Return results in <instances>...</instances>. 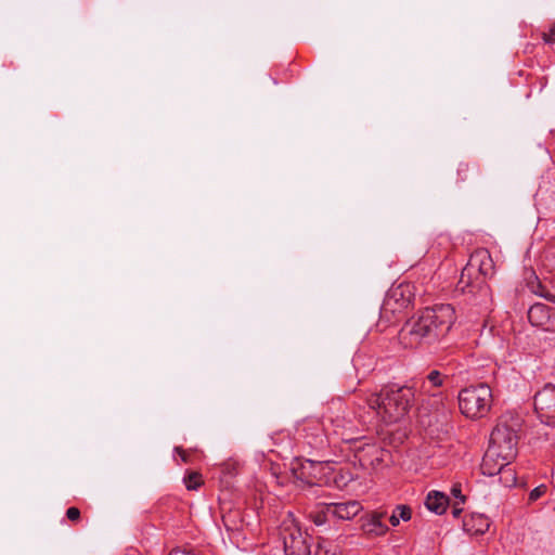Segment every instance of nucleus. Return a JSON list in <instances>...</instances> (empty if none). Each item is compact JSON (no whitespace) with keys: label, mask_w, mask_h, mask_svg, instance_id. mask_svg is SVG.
I'll use <instances>...</instances> for the list:
<instances>
[{"label":"nucleus","mask_w":555,"mask_h":555,"mask_svg":"<svg viewBox=\"0 0 555 555\" xmlns=\"http://www.w3.org/2000/svg\"><path fill=\"white\" fill-rule=\"evenodd\" d=\"M330 516H331V513L327 512V508L325 505L324 509L311 514V519L315 526H323L327 521V518Z\"/></svg>","instance_id":"412c9836"},{"label":"nucleus","mask_w":555,"mask_h":555,"mask_svg":"<svg viewBox=\"0 0 555 555\" xmlns=\"http://www.w3.org/2000/svg\"><path fill=\"white\" fill-rule=\"evenodd\" d=\"M522 418L513 412L502 414L490 435L488 450L482 459L481 472L487 476L502 474L501 479L506 487L516 485V477L506 467L517 455L518 433Z\"/></svg>","instance_id":"f257e3e1"},{"label":"nucleus","mask_w":555,"mask_h":555,"mask_svg":"<svg viewBox=\"0 0 555 555\" xmlns=\"http://www.w3.org/2000/svg\"><path fill=\"white\" fill-rule=\"evenodd\" d=\"M459 406L463 415L468 418L486 416L492 406V389L486 383L465 387L459 392Z\"/></svg>","instance_id":"39448f33"},{"label":"nucleus","mask_w":555,"mask_h":555,"mask_svg":"<svg viewBox=\"0 0 555 555\" xmlns=\"http://www.w3.org/2000/svg\"><path fill=\"white\" fill-rule=\"evenodd\" d=\"M450 505L449 496L437 490H431L427 493L425 506L437 515L443 514Z\"/></svg>","instance_id":"dca6fc26"},{"label":"nucleus","mask_w":555,"mask_h":555,"mask_svg":"<svg viewBox=\"0 0 555 555\" xmlns=\"http://www.w3.org/2000/svg\"><path fill=\"white\" fill-rule=\"evenodd\" d=\"M555 24L551 26L548 33L543 34V40L546 43H555Z\"/></svg>","instance_id":"a878e982"},{"label":"nucleus","mask_w":555,"mask_h":555,"mask_svg":"<svg viewBox=\"0 0 555 555\" xmlns=\"http://www.w3.org/2000/svg\"><path fill=\"white\" fill-rule=\"evenodd\" d=\"M414 286L410 283H400L392 286L384 300V309L391 312H401L408 308L414 299Z\"/></svg>","instance_id":"6e6552de"},{"label":"nucleus","mask_w":555,"mask_h":555,"mask_svg":"<svg viewBox=\"0 0 555 555\" xmlns=\"http://www.w3.org/2000/svg\"><path fill=\"white\" fill-rule=\"evenodd\" d=\"M66 517L70 521H78L80 519V511L77 507H69L66 511Z\"/></svg>","instance_id":"393cba45"},{"label":"nucleus","mask_w":555,"mask_h":555,"mask_svg":"<svg viewBox=\"0 0 555 555\" xmlns=\"http://www.w3.org/2000/svg\"><path fill=\"white\" fill-rule=\"evenodd\" d=\"M385 513L383 512H373L362 518V530L369 534L374 537L385 535L388 531V527L383 522V518Z\"/></svg>","instance_id":"ddd939ff"},{"label":"nucleus","mask_w":555,"mask_h":555,"mask_svg":"<svg viewBox=\"0 0 555 555\" xmlns=\"http://www.w3.org/2000/svg\"><path fill=\"white\" fill-rule=\"evenodd\" d=\"M494 264L490 253L487 249L474 251L467 264L461 273L459 285L463 292L475 296V305L482 310H489L492 305L490 287L485 283V278L493 273Z\"/></svg>","instance_id":"20e7f679"},{"label":"nucleus","mask_w":555,"mask_h":555,"mask_svg":"<svg viewBox=\"0 0 555 555\" xmlns=\"http://www.w3.org/2000/svg\"><path fill=\"white\" fill-rule=\"evenodd\" d=\"M455 319V310L449 304L427 307L405 322L399 339L409 348L435 345L447 336Z\"/></svg>","instance_id":"f03ea898"},{"label":"nucleus","mask_w":555,"mask_h":555,"mask_svg":"<svg viewBox=\"0 0 555 555\" xmlns=\"http://www.w3.org/2000/svg\"><path fill=\"white\" fill-rule=\"evenodd\" d=\"M470 170L472 168L468 164L461 163L457 167L459 180L462 182L468 180ZM473 171H476V167H473Z\"/></svg>","instance_id":"4be33fe9"},{"label":"nucleus","mask_w":555,"mask_h":555,"mask_svg":"<svg viewBox=\"0 0 555 555\" xmlns=\"http://www.w3.org/2000/svg\"><path fill=\"white\" fill-rule=\"evenodd\" d=\"M546 492V486L540 485L532 489L529 493V501L534 502L540 499Z\"/></svg>","instance_id":"5701e85b"},{"label":"nucleus","mask_w":555,"mask_h":555,"mask_svg":"<svg viewBox=\"0 0 555 555\" xmlns=\"http://www.w3.org/2000/svg\"><path fill=\"white\" fill-rule=\"evenodd\" d=\"M415 399V390L409 385H390L379 392H371L365 396L359 408H367L373 417L388 425L403 418L412 408Z\"/></svg>","instance_id":"7ed1b4c3"},{"label":"nucleus","mask_w":555,"mask_h":555,"mask_svg":"<svg viewBox=\"0 0 555 555\" xmlns=\"http://www.w3.org/2000/svg\"><path fill=\"white\" fill-rule=\"evenodd\" d=\"M314 555H343L337 546L328 545L325 541H320L314 551Z\"/></svg>","instance_id":"6ab92c4d"},{"label":"nucleus","mask_w":555,"mask_h":555,"mask_svg":"<svg viewBox=\"0 0 555 555\" xmlns=\"http://www.w3.org/2000/svg\"><path fill=\"white\" fill-rule=\"evenodd\" d=\"M451 494L454 498V501H460V503L466 502V496L462 493V488L460 483H455L452 486Z\"/></svg>","instance_id":"b1692460"},{"label":"nucleus","mask_w":555,"mask_h":555,"mask_svg":"<svg viewBox=\"0 0 555 555\" xmlns=\"http://www.w3.org/2000/svg\"><path fill=\"white\" fill-rule=\"evenodd\" d=\"M330 426L332 433L338 436L343 441L351 442L359 439V437L356 436L357 427L351 420L337 416L336 418L330 420Z\"/></svg>","instance_id":"f8f14e48"},{"label":"nucleus","mask_w":555,"mask_h":555,"mask_svg":"<svg viewBox=\"0 0 555 555\" xmlns=\"http://www.w3.org/2000/svg\"><path fill=\"white\" fill-rule=\"evenodd\" d=\"M280 535L283 541L285 555L311 554V537L306 531H302L291 516L283 520Z\"/></svg>","instance_id":"423d86ee"},{"label":"nucleus","mask_w":555,"mask_h":555,"mask_svg":"<svg viewBox=\"0 0 555 555\" xmlns=\"http://www.w3.org/2000/svg\"><path fill=\"white\" fill-rule=\"evenodd\" d=\"M327 512L332 517L341 520H350L356 517L361 511L362 505L359 501L351 500L347 502H334L326 504Z\"/></svg>","instance_id":"9b49d317"},{"label":"nucleus","mask_w":555,"mask_h":555,"mask_svg":"<svg viewBox=\"0 0 555 555\" xmlns=\"http://www.w3.org/2000/svg\"><path fill=\"white\" fill-rule=\"evenodd\" d=\"M464 530L470 534H483L490 527V519L480 513H472L463 521Z\"/></svg>","instance_id":"2eb2a0df"},{"label":"nucleus","mask_w":555,"mask_h":555,"mask_svg":"<svg viewBox=\"0 0 555 555\" xmlns=\"http://www.w3.org/2000/svg\"><path fill=\"white\" fill-rule=\"evenodd\" d=\"M448 380V376L442 374L438 370H431L424 378L421 384V390L433 397H438L442 393L440 388L444 386Z\"/></svg>","instance_id":"4468645a"},{"label":"nucleus","mask_w":555,"mask_h":555,"mask_svg":"<svg viewBox=\"0 0 555 555\" xmlns=\"http://www.w3.org/2000/svg\"><path fill=\"white\" fill-rule=\"evenodd\" d=\"M412 517V511L408 505H397L389 517L392 527H397L401 520L408 521Z\"/></svg>","instance_id":"a211bd4d"},{"label":"nucleus","mask_w":555,"mask_h":555,"mask_svg":"<svg viewBox=\"0 0 555 555\" xmlns=\"http://www.w3.org/2000/svg\"><path fill=\"white\" fill-rule=\"evenodd\" d=\"M175 450L181 455L182 461L186 462L185 452L181 448H176Z\"/></svg>","instance_id":"c85d7f7f"},{"label":"nucleus","mask_w":555,"mask_h":555,"mask_svg":"<svg viewBox=\"0 0 555 555\" xmlns=\"http://www.w3.org/2000/svg\"><path fill=\"white\" fill-rule=\"evenodd\" d=\"M169 555H196L193 552L190 551H183V550H172Z\"/></svg>","instance_id":"cd10ccee"},{"label":"nucleus","mask_w":555,"mask_h":555,"mask_svg":"<svg viewBox=\"0 0 555 555\" xmlns=\"http://www.w3.org/2000/svg\"><path fill=\"white\" fill-rule=\"evenodd\" d=\"M465 503H460V501H454L453 504H452V515L453 517L457 518L460 517V515L462 514L463 512V505Z\"/></svg>","instance_id":"bb28decb"},{"label":"nucleus","mask_w":555,"mask_h":555,"mask_svg":"<svg viewBox=\"0 0 555 555\" xmlns=\"http://www.w3.org/2000/svg\"><path fill=\"white\" fill-rule=\"evenodd\" d=\"M321 466L322 464L320 462L306 460L301 463L298 478L306 480L307 482H313V480L317 478V470L321 468Z\"/></svg>","instance_id":"f3484780"},{"label":"nucleus","mask_w":555,"mask_h":555,"mask_svg":"<svg viewBox=\"0 0 555 555\" xmlns=\"http://www.w3.org/2000/svg\"><path fill=\"white\" fill-rule=\"evenodd\" d=\"M528 320L531 325L547 332H555V308L537 302L528 310Z\"/></svg>","instance_id":"1a4fd4ad"},{"label":"nucleus","mask_w":555,"mask_h":555,"mask_svg":"<svg viewBox=\"0 0 555 555\" xmlns=\"http://www.w3.org/2000/svg\"><path fill=\"white\" fill-rule=\"evenodd\" d=\"M183 481L188 490H197L203 482L202 475L196 472L190 473Z\"/></svg>","instance_id":"aec40b11"},{"label":"nucleus","mask_w":555,"mask_h":555,"mask_svg":"<svg viewBox=\"0 0 555 555\" xmlns=\"http://www.w3.org/2000/svg\"><path fill=\"white\" fill-rule=\"evenodd\" d=\"M302 430L306 433L308 443L313 448H323L327 443L330 427L318 418H311L304 423Z\"/></svg>","instance_id":"9d476101"},{"label":"nucleus","mask_w":555,"mask_h":555,"mask_svg":"<svg viewBox=\"0 0 555 555\" xmlns=\"http://www.w3.org/2000/svg\"><path fill=\"white\" fill-rule=\"evenodd\" d=\"M534 410L542 423L555 424V385L547 384L535 393Z\"/></svg>","instance_id":"0eeeda50"}]
</instances>
